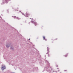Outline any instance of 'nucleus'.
Returning <instances> with one entry per match:
<instances>
[{
	"label": "nucleus",
	"mask_w": 73,
	"mask_h": 73,
	"mask_svg": "<svg viewBox=\"0 0 73 73\" xmlns=\"http://www.w3.org/2000/svg\"><path fill=\"white\" fill-rule=\"evenodd\" d=\"M67 56H68V54H66L65 55V57H67Z\"/></svg>",
	"instance_id": "nucleus-7"
},
{
	"label": "nucleus",
	"mask_w": 73,
	"mask_h": 73,
	"mask_svg": "<svg viewBox=\"0 0 73 73\" xmlns=\"http://www.w3.org/2000/svg\"><path fill=\"white\" fill-rule=\"evenodd\" d=\"M55 40H57V38H56V39H55Z\"/></svg>",
	"instance_id": "nucleus-12"
},
{
	"label": "nucleus",
	"mask_w": 73,
	"mask_h": 73,
	"mask_svg": "<svg viewBox=\"0 0 73 73\" xmlns=\"http://www.w3.org/2000/svg\"><path fill=\"white\" fill-rule=\"evenodd\" d=\"M43 38L44 40V39L45 38V36H43Z\"/></svg>",
	"instance_id": "nucleus-6"
},
{
	"label": "nucleus",
	"mask_w": 73,
	"mask_h": 73,
	"mask_svg": "<svg viewBox=\"0 0 73 73\" xmlns=\"http://www.w3.org/2000/svg\"><path fill=\"white\" fill-rule=\"evenodd\" d=\"M34 24L35 25V26H36V25H37V23L36 22L34 23Z\"/></svg>",
	"instance_id": "nucleus-4"
},
{
	"label": "nucleus",
	"mask_w": 73,
	"mask_h": 73,
	"mask_svg": "<svg viewBox=\"0 0 73 73\" xmlns=\"http://www.w3.org/2000/svg\"><path fill=\"white\" fill-rule=\"evenodd\" d=\"M5 69V66H2V67L1 69L2 70H4Z\"/></svg>",
	"instance_id": "nucleus-1"
},
{
	"label": "nucleus",
	"mask_w": 73,
	"mask_h": 73,
	"mask_svg": "<svg viewBox=\"0 0 73 73\" xmlns=\"http://www.w3.org/2000/svg\"><path fill=\"white\" fill-rule=\"evenodd\" d=\"M9 44H7L6 45L7 48H9Z\"/></svg>",
	"instance_id": "nucleus-3"
},
{
	"label": "nucleus",
	"mask_w": 73,
	"mask_h": 73,
	"mask_svg": "<svg viewBox=\"0 0 73 73\" xmlns=\"http://www.w3.org/2000/svg\"><path fill=\"white\" fill-rule=\"evenodd\" d=\"M17 19H18V20H20V18H19V17H17L16 18Z\"/></svg>",
	"instance_id": "nucleus-5"
},
{
	"label": "nucleus",
	"mask_w": 73,
	"mask_h": 73,
	"mask_svg": "<svg viewBox=\"0 0 73 73\" xmlns=\"http://www.w3.org/2000/svg\"><path fill=\"white\" fill-rule=\"evenodd\" d=\"M64 72H66V71H67V70H64Z\"/></svg>",
	"instance_id": "nucleus-10"
},
{
	"label": "nucleus",
	"mask_w": 73,
	"mask_h": 73,
	"mask_svg": "<svg viewBox=\"0 0 73 73\" xmlns=\"http://www.w3.org/2000/svg\"><path fill=\"white\" fill-rule=\"evenodd\" d=\"M49 48L48 47H47V50H49Z\"/></svg>",
	"instance_id": "nucleus-8"
},
{
	"label": "nucleus",
	"mask_w": 73,
	"mask_h": 73,
	"mask_svg": "<svg viewBox=\"0 0 73 73\" xmlns=\"http://www.w3.org/2000/svg\"><path fill=\"white\" fill-rule=\"evenodd\" d=\"M11 73H14V72H12Z\"/></svg>",
	"instance_id": "nucleus-13"
},
{
	"label": "nucleus",
	"mask_w": 73,
	"mask_h": 73,
	"mask_svg": "<svg viewBox=\"0 0 73 73\" xmlns=\"http://www.w3.org/2000/svg\"><path fill=\"white\" fill-rule=\"evenodd\" d=\"M29 16H30V14L27 13L26 14V17H29Z\"/></svg>",
	"instance_id": "nucleus-2"
},
{
	"label": "nucleus",
	"mask_w": 73,
	"mask_h": 73,
	"mask_svg": "<svg viewBox=\"0 0 73 73\" xmlns=\"http://www.w3.org/2000/svg\"><path fill=\"white\" fill-rule=\"evenodd\" d=\"M16 17H14L15 19V18H16Z\"/></svg>",
	"instance_id": "nucleus-11"
},
{
	"label": "nucleus",
	"mask_w": 73,
	"mask_h": 73,
	"mask_svg": "<svg viewBox=\"0 0 73 73\" xmlns=\"http://www.w3.org/2000/svg\"><path fill=\"white\" fill-rule=\"evenodd\" d=\"M44 40H45V41H46V38H45L44 39Z\"/></svg>",
	"instance_id": "nucleus-9"
}]
</instances>
